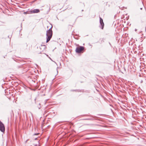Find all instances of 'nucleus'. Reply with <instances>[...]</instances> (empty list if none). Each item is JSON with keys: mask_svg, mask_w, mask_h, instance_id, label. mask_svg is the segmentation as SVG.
I'll return each instance as SVG.
<instances>
[{"mask_svg": "<svg viewBox=\"0 0 146 146\" xmlns=\"http://www.w3.org/2000/svg\"><path fill=\"white\" fill-rule=\"evenodd\" d=\"M0 131L2 132L5 131V126L0 121Z\"/></svg>", "mask_w": 146, "mask_h": 146, "instance_id": "2", "label": "nucleus"}, {"mask_svg": "<svg viewBox=\"0 0 146 146\" xmlns=\"http://www.w3.org/2000/svg\"><path fill=\"white\" fill-rule=\"evenodd\" d=\"M140 9H141V10L142 9V8H140Z\"/></svg>", "mask_w": 146, "mask_h": 146, "instance_id": "9", "label": "nucleus"}, {"mask_svg": "<svg viewBox=\"0 0 146 146\" xmlns=\"http://www.w3.org/2000/svg\"><path fill=\"white\" fill-rule=\"evenodd\" d=\"M40 12V10L38 9H34L31 10L30 12L31 13H38Z\"/></svg>", "mask_w": 146, "mask_h": 146, "instance_id": "5", "label": "nucleus"}, {"mask_svg": "<svg viewBox=\"0 0 146 146\" xmlns=\"http://www.w3.org/2000/svg\"><path fill=\"white\" fill-rule=\"evenodd\" d=\"M51 27L47 31L46 33V42H48L50 39L52 35V32L51 29Z\"/></svg>", "mask_w": 146, "mask_h": 146, "instance_id": "1", "label": "nucleus"}, {"mask_svg": "<svg viewBox=\"0 0 146 146\" xmlns=\"http://www.w3.org/2000/svg\"><path fill=\"white\" fill-rule=\"evenodd\" d=\"M39 134V133L35 134L34 135H38Z\"/></svg>", "mask_w": 146, "mask_h": 146, "instance_id": "7", "label": "nucleus"}, {"mask_svg": "<svg viewBox=\"0 0 146 146\" xmlns=\"http://www.w3.org/2000/svg\"><path fill=\"white\" fill-rule=\"evenodd\" d=\"M84 49V47L83 46H80V47H77L76 49V52L79 53L82 51Z\"/></svg>", "mask_w": 146, "mask_h": 146, "instance_id": "3", "label": "nucleus"}, {"mask_svg": "<svg viewBox=\"0 0 146 146\" xmlns=\"http://www.w3.org/2000/svg\"><path fill=\"white\" fill-rule=\"evenodd\" d=\"M34 146H39V144H36Z\"/></svg>", "mask_w": 146, "mask_h": 146, "instance_id": "6", "label": "nucleus"}, {"mask_svg": "<svg viewBox=\"0 0 146 146\" xmlns=\"http://www.w3.org/2000/svg\"><path fill=\"white\" fill-rule=\"evenodd\" d=\"M100 27L102 29H103L104 26V24L103 23L102 19L100 17Z\"/></svg>", "mask_w": 146, "mask_h": 146, "instance_id": "4", "label": "nucleus"}, {"mask_svg": "<svg viewBox=\"0 0 146 146\" xmlns=\"http://www.w3.org/2000/svg\"><path fill=\"white\" fill-rule=\"evenodd\" d=\"M36 139H37V138H36L35 139V140H36Z\"/></svg>", "mask_w": 146, "mask_h": 146, "instance_id": "10", "label": "nucleus"}, {"mask_svg": "<svg viewBox=\"0 0 146 146\" xmlns=\"http://www.w3.org/2000/svg\"><path fill=\"white\" fill-rule=\"evenodd\" d=\"M137 31V29H135V31Z\"/></svg>", "mask_w": 146, "mask_h": 146, "instance_id": "8", "label": "nucleus"}]
</instances>
